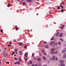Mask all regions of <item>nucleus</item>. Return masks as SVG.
Returning a JSON list of instances; mask_svg holds the SVG:
<instances>
[{
    "instance_id": "nucleus-39",
    "label": "nucleus",
    "mask_w": 66,
    "mask_h": 66,
    "mask_svg": "<svg viewBox=\"0 0 66 66\" xmlns=\"http://www.w3.org/2000/svg\"><path fill=\"white\" fill-rule=\"evenodd\" d=\"M11 43V41H10V42H9V44H12V43Z\"/></svg>"
},
{
    "instance_id": "nucleus-42",
    "label": "nucleus",
    "mask_w": 66,
    "mask_h": 66,
    "mask_svg": "<svg viewBox=\"0 0 66 66\" xmlns=\"http://www.w3.org/2000/svg\"><path fill=\"white\" fill-rule=\"evenodd\" d=\"M39 55L40 56H41L42 55V54H41V53H39Z\"/></svg>"
},
{
    "instance_id": "nucleus-3",
    "label": "nucleus",
    "mask_w": 66,
    "mask_h": 66,
    "mask_svg": "<svg viewBox=\"0 0 66 66\" xmlns=\"http://www.w3.org/2000/svg\"><path fill=\"white\" fill-rule=\"evenodd\" d=\"M3 55L5 57H6L7 56V53L5 52H4L3 53Z\"/></svg>"
},
{
    "instance_id": "nucleus-30",
    "label": "nucleus",
    "mask_w": 66,
    "mask_h": 66,
    "mask_svg": "<svg viewBox=\"0 0 66 66\" xmlns=\"http://www.w3.org/2000/svg\"><path fill=\"white\" fill-rule=\"evenodd\" d=\"M7 6H8V7H10V4H8L7 5Z\"/></svg>"
},
{
    "instance_id": "nucleus-59",
    "label": "nucleus",
    "mask_w": 66,
    "mask_h": 66,
    "mask_svg": "<svg viewBox=\"0 0 66 66\" xmlns=\"http://www.w3.org/2000/svg\"><path fill=\"white\" fill-rule=\"evenodd\" d=\"M17 52H16V54H17Z\"/></svg>"
},
{
    "instance_id": "nucleus-40",
    "label": "nucleus",
    "mask_w": 66,
    "mask_h": 66,
    "mask_svg": "<svg viewBox=\"0 0 66 66\" xmlns=\"http://www.w3.org/2000/svg\"><path fill=\"white\" fill-rule=\"evenodd\" d=\"M44 43H45V44H47V42H44Z\"/></svg>"
},
{
    "instance_id": "nucleus-14",
    "label": "nucleus",
    "mask_w": 66,
    "mask_h": 66,
    "mask_svg": "<svg viewBox=\"0 0 66 66\" xmlns=\"http://www.w3.org/2000/svg\"><path fill=\"white\" fill-rule=\"evenodd\" d=\"M20 53V54L21 55H22V54H23V53L21 52V51H20L19 52Z\"/></svg>"
},
{
    "instance_id": "nucleus-12",
    "label": "nucleus",
    "mask_w": 66,
    "mask_h": 66,
    "mask_svg": "<svg viewBox=\"0 0 66 66\" xmlns=\"http://www.w3.org/2000/svg\"><path fill=\"white\" fill-rule=\"evenodd\" d=\"M64 25H63L61 26V29H63L64 27Z\"/></svg>"
},
{
    "instance_id": "nucleus-60",
    "label": "nucleus",
    "mask_w": 66,
    "mask_h": 66,
    "mask_svg": "<svg viewBox=\"0 0 66 66\" xmlns=\"http://www.w3.org/2000/svg\"><path fill=\"white\" fill-rule=\"evenodd\" d=\"M24 60H26V59H25V58L24 59Z\"/></svg>"
},
{
    "instance_id": "nucleus-21",
    "label": "nucleus",
    "mask_w": 66,
    "mask_h": 66,
    "mask_svg": "<svg viewBox=\"0 0 66 66\" xmlns=\"http://www.w3.org/2000/svg\"><path fill=\"white\" fill-rule=\"evenodd\" d=\"M11 44H9L8 45V47H11Z\"/></svg>"
},
{
    "instance_id": "nucleus-53",
    "label": "nucleus",
    "mask_w": 66,
    "mask_h": 66,
    "mask_svg": "<svg viewBox=\"0 0 66 66\" xmlns=\"http://www.w3.org/2000/svg\"><path fill=\"white\" fill-rule=\"evenodd\" d=\"M35 59H36V58H34V60H35Z\"/></svg>"
},
{
    "instance_id": "nucleus-7",
    "label": "nucleus",
    "mask_w": 66,
    "mask_h": 66,
    "mask_svg": "<svg viewBox=\"0 0 66 66\" xmlns=\"http://www.w3.org/2000/svg\"><path fill=\"white\" fill-rule=\"evenodd\" d=\"M54 43H55V42H52L50 44V45H52Z\"/></svg>"
},
{
    "instance_id": "nucleus-28",
    "label": "nucleus",
    "mask_w": 66,
    "mask_h": 66,
    "mask_svg": "<svg viewBox=\"0 0 66 66\" xmlns=\"http://www.w3.org/2000/svg\"><path fill=\"white\" fill-rule=\"evenodd\" d=\"M58 44L59 45H61V42H59Z\"/></svg>"
},
{
    "instance_id": "nucleus-44",
    "label": "nucleus",
    "mask_w": 66,
    "mask_h": 66,
    "mask_svg": "<svg viewBox=\"0 0 66 66\" xmlns=\"http://www.w3.org/2000/svg\"><path fill=\"white\" fill-rule=\"evenodd\" d=\"M35 66H37V64H36Z\"/></svg>"
},
{
    "instance_id": "nucleus-37",
    "label": "nucleus",
    "mask_w": 66,
    "mask_h": 66,
    "mask_svg": "<svg viewBox=\"0 0 66 66\" xmlns=\"http://www.w3.org/2000/svg\"><path fill=\"white\" fill-rule=\"evenodd\" d=\"M27 1H29V2H30L31 0H27Z\"/></svg>"
},
{
    "instance_id": "nucleus-13",
    "label": "nucleus",
    "mask_w": 66,
    "mask_h": 66,
    "mask_svg": "<svg viewBox=\"0 0 66 66\" xmlns=\"http://www.w3.org/2000/svg\"><path fill=\"white\" fill-rule=\"evenodd\" d=\"M59 32H58L57 33L56 35V36H59Z\"/></svg>"
},
{
    "instance_id": "nucleus-50",
    "label": "nucleus",
    "mask_w": 66,
    "mask_h": 66,
    "mask_svg": "<svg viewBox=\"0 0 66 66\" xmlns=\"http://www.w3.org/2000/svg\"><path fill=\"white\" fill-rule=\"evenodd\" d=\"M63 5H64V2H63Z\"/></svg>"
},
{
    "instance_id": "nucleus-33",
    "label": "nucleus",
    "mask_w": 66,
    "mask_h": 66,
    "mask_svg": "<svg viewBox=\"0 0 66 66\" xmlns=\"http://www.w3.org/2000/svg\"><path fill=\"white\" fill-rule=\"evenodd\" d=\"M6 64H10V62H6Z\"/></svg>"
},
{
    "instance_id": "nucleus-11",
    "label": "nucleus",
    "mask_w": 66,
    "mask_h": 66,
    "mask_svg": "<svg viewBox=\"0 0 66 66\" xmlns=\"http://www.w3.org/2000/svg\"><path fill=\"white\" fill-rule=\"evenodd\" d=\"M45 48H48L49 47V46L48 45H46L45 46Z\"/></svg>"
},
{
    "instance_id": "nucleus-61",
    "label": "nucleus",
    "mask_w": 66,
    "mask_h": 66,
    "mask_svg": "<svg viewBox=\"0 0 66 66\" xmlns=\"http://www.w3.org/2000/svg\"><path fill=\"white\" fill-rule=\"evenodd\" d=\"M18 0V1H19V0Z\"/></svg>"
},
{
    "instance_id": "nucleus-19",
    "label": "nucleus",
    "mask_w": 66,
    "mask_h": 66,
    "mask_svg": "<svg viewBox=\"0 0 66 66\" xmlns=\"http://www.w3.org/2000/svg\"><path fill=\"white\" fill-rule=\"evenodd\" d=\"M37 60L38 61H40V60H41V59L40 58H38L37 59Z\"/></svg>"
},
{
    "instance_id": "nucleus-22",
    "label": "nucleus",
    "mask_w": 66,
    "mask_h": 66,
    "mask_svg": "<svg viewBox=\"0 0 66 66\" xmlns=\"http://www.w3.org/2000/svg\"><path fill=\"white\" fill-rule=\"evenodd\" d=\"M55 46H57V43H56L55 44Z\"/></svg>"
},
{
    "instance_id": "nucleus-8",
    "label": "nucleus",
    "mask_w": 66,
    "mask_h": 66,
    "mask_svg": "<svg viewBox=\"0 0 66 66\" xmlns=\"http://www.w3.org/2000/svg\"><path fill=\"white\" fill-rule=\"evenodd\" d=\"M63 58V59H66V54H65L64 55Z\"/></svg>"
},
{
    "instance_id": "nucleus-48",
    "label": "nucleus",
    "mask_w": 66,
    "mask_h": 66,
    "mask_svg": "<svg viewBox=\"0 0 66 66\" xmlns=\"http://www.w3.org/2000/svg\"><path fill=\"white\" fill-rule=\"evenodd\" d=\"M1 60H0V64H1Z\"/></svg>"
},
{
    "instance_id": "nucleus-23",
    "label": "nucleus",
    "mask_w": 66,
    "mask_h": 66,
    "mask_svg": "<svg viewBox=\"0 0 66 66\" xmlns=\"http://www.w3.org/2000/svg\"><path fill=\"white\" fill-rule=\"evenodd\" d=\"M18 29H19V28L18 27H16V31H17Z\"/></svg>"
},
{
    "instance_id": "nucleus-10",
    "label": "nucleus",
    "mask_w": 66,
    "mask_h": 66,
    "mask_svg": "<svg viewBox=\"0 0 66 66\" xmlns=\"http://www.w3.org/2000/svg\"><path fill=\"white\" fill-rule=\"evenodd\" d=\"M62 36H63V34L62 33L60 34L59 35L60 37H62Z\"/></svg>"
},
{
    "instance_id": "nucleus-9",
    "label": "nucleus",
    "mask_w": 66,
    "mask_h": 66,
    "mask_svg": "<svg viewBox=\"0 0 66 66\" xmlns=\"http://www.w3.org/2000/svg\"><path fill=\"white\" fill-rule=\"evenodd\" d=\"M60 63H63L64 62V61L62 60H61L60 61Z\"/></svg>"
},
{
    "instance_id": "nucleus-34",
    "label": "nucleus",
    "mask_w": 66,
    "mask_h": 66,
    "mask_svg": "<svg viewBox=\"0 0 66 66\" xmlns=\"http://www.w3.org/2000/svg\"><path fill=\"white\" fill-rule=\"evenodd\" d=\"M60 7H61L62 8H64V7H63V6H62V5H61L60 6Z\"/></svg>"
},
{
    "instance_id": "nucleus-31",
    "label": "nucleus",
    "mask_w": 66,
    "mask_h": 66,
    "mask_svg": "<svg viewBox=\"0 0 66 66\" xmlns=\"http://www.w3.org/2000/svg\"><path fill=\"white\" fill-rule=\"evenodd\" d=\"M32 57H33L34 56V53H32Z\"/></svg>"
},
{
    "instance_id": "nucleus-46",
    "label": "nucleus",
    "mask_w": 66,
    "mask_h": 66,
    "mask_svg": "<svg viewBox=\"0 0 66 66\" xmlns=\"http://www.w3.org/2000/svg\"><path fill=\"white\" fill-rule=\"evenodd\" d=\"M57 53V52H55V54H56V53Z\"/></svg>"
},
{
    "instance_id": "nucleus-17",
    "label": "nucleus",
    "mask_w": 66,
    "mask_h": 66,
    "mask_svg": "<svg viewBox=\"0 0 66 66\" xmlns=\"http://www.w3.org/2000/svg\"><path fill=\"white\" fill-rule=\"evenodd\" d=\"M54 37H52V38L51 39V40H53V39H54Z\"/></svg>"
},
{
    "instance_id": "nucleus-43",
    "label": "nucleus",
    "mask_w": 66,
    "mask_h": 66,
    "mask_svg": "<svg viewBox=\"0 0 66 66\" xmlns=\"http://www.w3.org/2000/svg\"><path fill=\"white\" fill-rule=\"evenodd\" d=\"M14 59L15 60H17V59H16V58H15Z\"/></svg>"
},
{
    "instance_id": "nucleus-26",
    "label": "nucleus",
    "mask_w": 66,
    "mask_h": 66,
    "mask_svg": "<svg viewBox=\"0 0 66 66\" xmlns=\"http://www.w3.org/2000/svg\"><path fill=\"white\" fill-rule=\"evenodd\" d=\"M57 9L58 10H60V7L59 6L57 7Z\"/></svg>"
},
{
    "instance_id": "nucleus-36",
    "label": "nucleus",
    "mask_w": 66,
    "mask_h": 66,
    "mask_svg": "<svg viewBox=\"0 0 66 66\" xmlns=\"http://www.w3.org/2000/svg\"><path fill=\"white\" fill-rule=\"evenodd\" d=\"M1 32H3V31L2 30V29H1Z\"/></svg>"
},
{
    "instance_id": "nucleus-51",
    "label": "nucleus",
    "mask_w": 66,
    "mask_h": 66,
    "mask_svg": "<svg viewBox=\"0 0 66 66\" xmlns=\"http://www.w3.org/2000/svg\"><path fill=\"white\" fill-rule=\"evenodd\" d=\"M32 66H35L34 64H33L32 65Z\"/></svg>"
},
{
    "instance_id": "nucleus-35",
    "label": "nucleus",
    "mask_w": 66,
    "mask_h": 66,
    "mask_svg": "<svg viewBox=\"0 0 66 66\" xmlns=\"http://www.w3.org/2000/svg\"><path fill=\"white\" fill-rule=\"evenodd\" d=\"M27 45H26V46H24V48H27Z\"/></svg>"
},
{
    "instance_id": "nucleus-54",
    "label": "nucleus",
    "mask_w": 66,
    "mask_h": 66,
    "mask_svg": "<svg viewBox=\"0 0 66 66\" xmlns=\"http://www.w3.org/2000/svg\"><path fill=\"white\" fill-rule=\"evenodd\" d=\"M6 48H4V50H6Z\"/></svg>"
},
{
    "instance_id": "nucleus-45",
    "label": "nucleus",
    "mask_w": 66,
    "mask_h": 66,
    "mask_svg": "<svg viewBox=\"0 0 66 66\" xmlns=\"http://www.w3.org/2000/svg\"><path fill=\"white\" fill-rule=\"evenodd\" d=\"M14 56H16V54H15L14 55Z\"/></svg>"
},
{
    "instance_id": "nucleus-55",
    "label": "nucleus",
    "mask_w": 66,
    "mask_h": 66,
    "mask_svg": "<svg viewBox=\"0 0 66 66\" xmlns=\"http://www.w3.org/2000/svg\"><path fill=\"white\" fill-rule=\"evenodd\" d=\"M26 56L25 57H24L25 59H26Z\"/></svg>"
},
{
    "instance_id": "nucleus-38",
    "label": "nucleus",
    "mask_w": 66,
    "mask_h": 66,
    "mask_svg": "<svg viewBox=\"0 0 66 66\" xmlns=\"http://www.w3.org/2000/svg\"><path fill=\"white\" fill-rule=\"evenodd\" d=\"M27 60H28V59L26 58L25 60V61H27Z\"/></svg>"
},
{
    "instance_id": "nucleus-47",
    "label": "nucleus",
    "mask_w": 66,
    "mask_h": 66,
    "mask_svg": "<svg viewBox=\"0 0 66 66\" xmlns=\"http://www.w3.org/2000/svg\"><path fill=\"white\" fill-rule=\"evenodd\" d=\"M14 42H16V40H14Z\"/></svg>"
},
{
    "instance_id": "nucleus-41",
    "label": "nucleus",
    "mask_w": 66,
    "mask_h": 66,
    "mask_svg": "<svg viewBox=\"0 0 66 66\" xmlns=\"http://www.w3.org/2000/svg\"><path fill=\"white\" fill-rule=\"evenodd\" d=\"M26 4V3L25 4V3H23V5H24V4Z\"/></svg>"
},
{
    "instance_id": "nucleus-5",
    "label": "nucleus",
    "mask_w": 66,
    "mask_h": 66,
    "mask_svg": "<svg viewBox=\"0 0 66 66\" xmlns=\"http://www.w3.org/2000/svg\"><path fill=\"white\" fill-rule=\"evenodd\" d=\"M66 51V48H65L62 51V53H65Z\"/></svg>"
},
{
    "instance_id": "nucleus-6",
    "label": "nucleus",
    "mask_w": 66,
    "mask_h": 66,
    "mask_svg": "<svg viewBox=\"0 0 66 66\" xmlns=\"http://www.w3.org/2000/svg\"><path fill=\"white\" fill-rule=\"evenodd\" d=\"M15 64H20V61H18L17 62H15Z\"/></svg>"
},
{
    "instance_id": "nucleus-27",
    "label": "nucleus",
    "mask_w": 66,
    "mask_h": 66,
    "mask_svg": "<svg viewBox=\"0 0 66 66\" xmlns=\"http://www.w3.org/2000/svg\"><path fill=\"white\" fill-rule=\"evenodd\" d=\"M29 63H30V64H32V61H30L29 62Z\"/></svg>"
},
{
    "instance_id": "nucleus-32",
    "label": "nucleus",
    "mask_w": 66,
    "mask_h": 66,
    "mask_svg": "<svg viewBox=\"0 0 66 66\" xmlns=\"http://www.w3.org/2000/svg\"><path fill=\"white\" fill-rule=\"evenodd\" d=\"M19 60H20V62H22V60H21V59H19Z\"/></svg>"
},
{
    "instance_id": "nucleus-4",
    "label": "nucleus",
    "mask_w": 66,
    "mask_h": 66,
    "mask_svg": "<svg viewBox=\"0 0 66 66\" xmlns=\"http://www.w3.org/2000/svg\"><path fill=\"white\" fill-rule=\"evenodd\" d=\"M42 52H43L44 55H47V53H46V52H45V51H44V50H42Z\"/></svg>"
},
{
    "instance_id": "nucleus-25",
    "label": "nucleus",
    "mask_w": 66,
    "mask_h": 66,
    "mask_svg": "<svg viewBox=\"0 0 66 66\" xmlns=\"http://www.w3.org/2000/svg\"><path fill=\"white\" fill-rule=\"evenodd\" d=\"M60 40H61V41H62V42H63V39L62 38H60Z\"/></svg>"
},
{
    "instance_id": "nucleus-52",
    "label": "nucleus",
    "mask_w": 66,
    "mask_h": 66,
    "mask_svg": "<svg viewBox=\"0 0 66 66\" xmlns=\"http://www.w3.org/2000/svg\"><path fill=\"white\" fill-rule=\"evenodd\" d=\"M54 45H52L53 47H54Z\"/></svg>"
},
{
    "instance_id": "nucleus-16",
    "label": "nucleus",
    "mask_w": 66,
    "mask_h": 66,
    "mask_svg": "<svg viewBox=\"0 0 66 66\" xmlns=\"http://www.w3.org/2000/svg\"><path fill=\"white\" fill-rule=\"evenodd\" d=\"M43 58L44 60H46V58L44 56H43Z\"/></svg>"
},
{
    "instance_id": "nucleus-62",
    "label": "nucleus",
    "mask_w": 66,
    "mask_h": 66,
    "mask_svg": "<svg viewBox=\"0 0 66 66\" xmlns=\"http://www.w3.org/2000/svg\"><path fill=\"white\" fill-rule=\"evenodd\" d=\"M1 66V65H0V66Z\"/></svg>"
},
{
    "instance_id": "nucleus-15",
    "label": "nucleus",
    "mask_w": 66,
    "mask_h": 66,
    "mask_svg": "<svg viewBox=\"0 0 66 66\" xmlns=\"http://www.w3.org/2000/svg\"><path fill=\"white\" fill-rule=\"evenodd\" d=\"M28 54L27 53H25L24 55V56H26V57H27L28 56V55H27Z\"/></svg>"
},
{
    "instance_id": "nucleus-2",
    "label": "nucleus",
    "mask_w": 66,
    "mask_h": 66,
    "mask_svg": "<svg viewBox=\"0 0 66 66\" xmlns=\"http://www.w3.org/2000/svg\"><path fill=\"white\" fill-rule=\"evenodd\" d=\"M52 52L51 53V54H54V48H52L51 49Z\"/></svg>"
},
{
    "instance_id": "nucleus-29",
    "label": "nucleus",
    "mask_w": 66,
    "mask_h": 66,
    "mask_svg": "<svg viewBox=\"0 0 66 66\" xmlns=\"http://www.w3.org/2000/svg\"><path fill=\"white\" fill-rule=\"evenodd\" d=\"M64 10L63 9H62L61 10V12H64Z\"/></svg>"
},
{
    "instance_id": "nucleus-49",
    "label": "nucleus",
    "mask_w": 66,
    "mask_h": 66,
    "mask_svg": "<svg viewBox=\"0 0 66 66\" xmlns=\"http://www.w3.org/2000/svg\"><path fill=\"white\" fill-rule=\"evenodd\" d=\"M43 66H47V65H43Z\"/></svg>"
},
{
    "instance_id": "nucleus-24",
    "label": "nucleus",
    "mask_w": 66,
    "mask_h": 66,
    "mask_svg": "<svg viewBox=\"0 0 66 66\" xmlns=\"http://www.w3.org/2000/svg\"><path fill=\"white\" fill-rule=\"evenodd\" d=\"M15 52H13V53H12V55H13V54H15Z\"/></svg>"
},
{
    "instance_id": "nucleus-1",
    "label": "nucleus",
    "mask_w": 66,
    "mask_h": 66,
    "mask_svg": "<svg viewBox=\"0 0 66 66\" xmlns=\"http://www.w3.org/2000/svg\"><path fill=\"white\" fill-rule=\"evenodd\" d=\"M57 57H56H56H55V56H53V58H50V60H55L56 61H57Z\"/></svg>"
},
{
    "instance_id": "nucleus-20",
    "label": "nucleus",
    "mask_w": 66,
    "mask_h": 66,
    "mask_svg": "<svg viewBox=\"0 0 66 66\" xmlns=\"http://www.w3.org/2000/svg\"><path fill=\"white\" fill-rule=\"evenodd\" d=\"M18 50V49H15L14 50V51H15V52H17V51Z\"/></svg>"
},
{
    "instance_id": "nucleus-18",
    "label": "nucleus",
    "mask_w": 66,
    "mask_h": 66,
    "mask_svg": "<svg viewBox=\"0 0 66 66\" xmlns=\"http://www.w3.org/2000/svg\"><path fill=\"white\" fill-rule=\"evenodd\" d=\"M22 44V43H20V42L19 43V45H21Z\"/></svg>"
},
{
    "instance_id": "nucleus-57",
    "label": "nucleus",
    "mask_w": 66,
    "mask_h": 66,
    "mask_svg": "<svg viewBox=\"0 0 66 66\" xmlns=\"http://www.w3.org/2000/svg\"><path fill=\"white\" fill-rule=\"evenodd\" d=\"M31 31H32V30L31 29Z\"/></svg>"
},
{
    "instance_id": "nucleus-58",
    "label": "nucleus",
    "mask_w": 66,
    "mask_h": 66,
    "mask_svg": "<svg viewBox=\"0 0 66 66\" xmlns=\"http://www.w3.org/2000/svg\"><path fill=\"white\" fill-rule=\"evenodd\" d=\"M1 50H0V52H1Z\"/></svg>"
},
{
    "instance_id": "nucleus-56",
    "label": "nucleus",
    "mask_w": 66,
    "mask_h": 66,
    "mask_svg": "<svg viewBox=\"0 0 66 66\" xmlns=\"http://www.w3.org/2000/svg\"><path fill=\"white\" fill-rule=\"evenodd\" d=\"M61 5H62V4H63V3H61Z\"/></svg>"
}]
</instances>
